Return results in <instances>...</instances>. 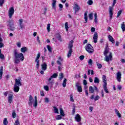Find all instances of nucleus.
<instances>
[{
  "label": "nucleus",
  "instance_id": "4",
  "mask_svg": "<svg viewBox=\"0 0 125 125\" xmlns=\"http://www.w3.org/2000/svg\"><path fill=\"white\" fill-rule=\"evenodd\" d=\"M85 49L90 54L94 52V49H93V47L90 44H86L85 46Z\"/></svg>",
  "mask_w": 125,
  "mask_h": 125
},
{
  "label": "nucleus",
  "instance_id": "40",
  "mask_svg": "<svg viewBox=\"0 0 125 125\" xmlns=\"http://www.w3.org/2000/svg\"><path fill=\"white\" fill-rule=\"evenodd\" d=\"M42 10V12H43V14H44V15H45V14H46V11H47V8L46 7L44 8Z\"/></svg>",
  "mask_w": 125,
  "mask_h": 125
},
{
  "label": "nucleus",
  "instance_id": "44",
  "mask_svg": "<svg viewBox=\"0 0 125 125\" xmlns=\"http://www.w3.org/2000/svg\"><path fill=\"white\" fill-rule=\"evenodd\" d=\"M96 64H97V66H98V69H101V68H102V65L101 64L99 63V62H97Z\"/></svg>",
  "mask_w": 125,
  "mask_h": 125
},
{
  "label": "nucleus",
  "instance_id": "48",
  "mask_svg": "<svg viewBox=\"0 0 125 125\" xmlns=\"http://www.w3.org/2000/svg\"><path fill=\"white\" fill-rule=\"evenodd\" d=\"M43 88L45 90H46V91H48V90H49V88H48V86L47 85H44L43 86Z\"/></svg>",
  "mask_w": 125,
  "mask_h": 125
},
{
  "label": "nucleus",
  "instance_id": "8",
  "mask_svg": "<svg viewBox=\"0 0 125 125\" xmlns=\"http://www.w3.org/2000/svg\"><path fill=\"white\" fill-rule=\"evenodd\" d=\"M9 29L10 31H14L15 30V27H14V23L12 22V21H8Z\"/></svg>",
  "mask_w": 125,
  "mask_h": 125
},
{
  "label": "nucleus",
  "instance_id": "32",
  "mask_svg": "<svg viewBox=\"0 0 125 125\" xmlns=\"http://www.w3.org/2000/svg\"><path fill=\"white\" fill-rule=\"evenodd\" d=\"M58 77V74L57 73L53 74L50 78L51 79H56Z\"/></svg>",
  "mask_w": 125,
  "mask_h": 125
},
{
  "label": "nucleus",
  "instance_id": "17",
  "mask_svg": "<svg viewBox=\"0 0 125 125\" xmlns=\"http://www.w3.org/2000/svg\"><path fill=\"white\" fill-rule=\"evenodd\" d=\"M34 101V100H33V96L32 95L29 96V100L28 102V104L29 106H32L33 105V102Z\"/></svg>",
  "mask_w": 125,
  "mask_h": 125
},
{
  "label": "nucleus",
  "instance_id": "6",
  "mask_svg": "<svg viewBox=\"0 0 125 125\" xmlns=\"http://www.w3.org/2000/svg\"><path fill=\"white\" fill-rule=\"evenodd\" d=\"M41 57V54L39 52L35 59V62H36V68L39 69L40 68V58Z\"/></svg>",
  "mask_w": 125,
  "mask_h": 125
},
{
  "label": "nucleus",
  "instance_id": "52",
  "mask_svg": "<svg viewBox=\"0 0 125 125\" xmlns=\"http://www.w3.org/2000/svg\"><path fill=\"white\" fill-rule=\"evenodd\" d=\"M47 48L49 52H52V51L51 50V47H50V46H49V45H47Z\"/></svg>",
  "mask_w": 125,
  "mask_h": 125
},
{
  "label": "nucleus",
  "instance_id": "23",
  "mask_svg": "<svg viewBox=\"0 0 125 125\" xmlns=\"http://www.w3.org/2000/svg\"><path fill=\"white\" fill-rule=\"evenodd\" d=\"M55 37L56 39H58V41H60V42H62V39H61V35H60V34H56L55 35Z\"/></svg>",
  "mask_w": 125,
  "mask_h": 125
},
{
  "label": "nucleus",
  "instance_id": "60",
  "mask_svg": "<svg viewBox=\"0 0 125 125\" xmlns=\"http://www.w3.org/2000/svg\"><path fill=\"white\" fill-rule=\"evenodd\" d=\"M44 100L45 103H48V102H49V100L48 99V98H45Z\"/></svg>",
  "mask_w": 125,
  "mask_h": 125
},
{
  "label": "nucleus",
  "instance_id": "63",
  "mask_svg": "<svg viewBox=\"0 0 125 125\" xmlns=\"http://www.w3.org/2000/svg\"><path fill=\"white\" fill-rule=\"evenodd\" d=\"M91 33H94L95 32V28L92 27L91 28Z\"/></svg>",
  "mask_w": 125,
  "mask_h": 125
},
{
  "label": "nucleus",
  "instance_id": "57",
  "mask_svg": "<svg viewBox=\"0 0 125 125\" xmlns=\"http://www.w3.org/2000/svg\"><path fill=\"white\" fill-rule=\"evenodd\" d=\"M59 7L60 8V11H61V10H62V8H63V5H62V4H59Z\"/></svg>",
  "mask_w": 125,
  "mask_h": 125
},
{
  "label": "nucleus",
  "instance_id": "53",
  "mask_svg": "<svg viewBox=\"0 0 125 125\" xmlns=\"http://www.w3.org/2000/svg\"><path fill=\"white\" fill-rule=\"evenodd\" d=\"M70 101L71 102H74L75 101L74 100V98L73 97V95H70Z\"/></svg>",
  "mask_w": 125,
  "mask_h": 125
},
{
  "label": "nucleus",
  "instance_id": "2",
  "mask_svg": "<svg viewBox=\"0 0 125 125\" xmlns=\"http://www.w3.org/2000/svg\"><path fill=\"white\" fill-rule=\"evenodd\" d=\"M109 53V48L108 47V45L105 48V51H104V54L105 56L104 61L106 62H109V61H112L113 59V57L112 56V53L110 52L109 56L107 55V54Z\"/></svg>",
  "mask_w": 125,
  "mask_h": 125
},
{
  "label": "nucleus",
  "instance_id": "37",
  "mask_svg": "<svg viewBox=\"0 0 125 125\" xmlns=\"http://www.w3.org/2000/svg\"><path fill=\"white\" fill-rule=\"evenodd\" d=\"M53 108L54 109V113L56 114H59V111H58V109L56 106H53Z\"/></svg>",
  "mask_w": 125,
  "mask_h": 125
},
{
  "label": "nucleus",
  "instance_id": "30",
  "mask_svg": "<svg viewBox=\"0 0 125 125\" xmlns=\"http://www.w3.org/2000/svg\"><path fill=\"white\" fill-rule=\"evenodd\" d=\"M84 23H87V13L85 12L84 14Z\"/></svg>",
  "mask_w": 125,
  "mask_h": 125
},
{
  "label": "nucleus",
  "instance_id": "58",
  "mask_svg": "<svg viewBox=\"0 0 125 125\" xmlns=\"http://www.w3.org/2000/svg\"><path fill=\"white\" fill-rule=\"evenodd\" d=\"M0 59H2V60L4 59V55L2 54H0Z\"/></svg>",
  "mask_w": 125,
  "mask_h": 125
},
{
  "label": "nucleus",
  "instance_id": "5",
  "mask_svg": "<svg viewBox=\"0 0 125 125\" xmlns=\"http://www.w3.org/2000/svg\"><path fill=\"white\" fill-rule=\"evenodd\" d=\"M117 3V0H113V2L112 4V7L110 6L109 7V17H110V20H112V18L113 17V7L115 6V4Z\"/></svg>",
  "mask_w": 125,
  "mask_h": 125
},
{
  "label": "nucleus",
  "instance_id": "13",
  "mask_svg": "<svg viewBox=\"0 0 125 125\" xmlns=\"http://www.w3.org/2000/svg\"><path fill=\"white\" fill-rule=\"evenodd\" d=\"M93 42L95 43H96L97 42V40L98 39V34H97V32H95L94 35H93Z\"/></svg>",
  "mask_w": 125,
  "mask_h": 125
},
{
  "label": "nucleus",
  "instance_id": "49",
  "mask_svg": "<svg viewBox=\"0 0 125 125\" xmlns=\"http://www.w3.org/2000/svg\"><path fill=\"white\" fill-rule=\"evenodd\" d=\"M33 106L35 108H37V106H38V101H35Z\"/></svg>",
  "mask_w": 125,
  "mask_h": 125
},
{
  "label": "nucleus",
  "instance_id": "29",
  "mask_svg": "<svg viewBox=\"0 0 125 125\" xmlns=\"http://www.w3.org/2000/svg\"><path fill=\"white\" fill-rule=\"evenodd\" d=\"M104 90L106 92V93H109V90L107 88V84L103 85Z\"/></svg>",
  "mask_w": 125,
  "mask_h": 125
},
{
  "label": "nucleus",
  "instance_id": "3",
  "mask_svg": "<svg viewBox=\"0 0 125 125\" xmlns=\"http://www.w3.org/2000/svg\"><path fill=\"white\" fill-rule=\"evenodd\" d=\"M74 41L71 40L67 46L68 49H69L68 52L67 53L68 58H70L72 56V53H73V47L74 46Z\"/></svg>",
  "mask_w": 125,
  "mask_h": 125
},
{
  "label": "nucleus",
  "instance_id": "15",
  "mask_svg": "<svg viewBox=\"0 0 125 125\" xmlns=\"http://www.w3.org/2000/svg\"><path fill=\"white\" fill-rule=\"evenodd\" d=\"M13 98V94L11 93L9 94L8 98V102L11 104V102H12V99Z\"/></svg>",
  "mask_w": 125,
  "mask_h": 125
},
{
  "label": "nucleus",
  "instance_id": "61",
  "mask_svg": "<svg viewBox=\"0 0 125 125\" xmlns=\"http://www.w3.org/2000/svg\"><path fill=\"white\" fill-rule=\"evenodd\" d=\"M75 112H76V108L75 107V106H74L72 110V115H75Z\"/></svg>",
  "mask_w": 125,
  "mask_h": 125
},
{
  "label": "nucleus",
  "instance_id": "21",
  "mask_svg": "<svg viewBox=\"0 0 125 125\" xmlns=\"http://www.w3.org/2000/svg\"><path fill=\"white\" fill-rule=\"evenodd\" d=\"M91 99H94V101H97V100H99L100 99V97L99 96L97 95L95 98H94V95H92L90 98Z\"/></svg>",
  "mask_w": 125,
  "mask_h": 125
},
{
  "label": "nucleus",
  "instance_id": "10",
  "mask_svg": "<svg viewBox=\"0 0 125 125\" xmlns=\"http://www.w3.org/2000/svg\"><path fill=\"white\" fill-rule=\"evenodd\" d=\"M14 85H17L18 86H21L22 85V83H21V79H15V84Z\"/></svg>",
  "mask_w": 125,
  "mask_h": 125
},
{
  "label": "nucleus",
  "instance_id": "9",
  "mask_svg": "<svg viewBox=\"0 0 125 125\" xmlns=\"http://www.w3.org/2000/svg\"><path fill=\"white\" fill-rule=\"evenodd\" d=\"M94 90H96L97 92H98L99 91L98 89L96 86H94V88L93 87L91 86L89 87V91L90 93H93L94 92Z\"/></svg>",
  "mask_w": 125,
  "mask_h": 125
},
{
  "label": "nucleus",
  "instance_id": "43",
  "mask_svg": "<svg viewBox=\"0 0 125 125\" xmlns=\"http://www.w3.org/2000/svg\"><path fill=\"white\" fill-rule=\"evenodd\" d=\"M122 12H123V10H120V11H118V14H117V18H119V17H120V16L121 15V14H122Z\"/></svg>",
  "mask_w": 125,
  "mask_h": 125
},
{
  "label": "nucleus",
  "instance_id": "45",
  "mask_svg": "<svg viewBox=\"0 0 125 125\" xmlns=\"http://www.w3.org/2000/svg\"><path fill=\"white\" fill-rule=\"evenodd\" d=\"M12 117L13 119H15V118H16V113H15V111H14L12 113Z\"/></svg>",
  "mask_w": 125,
  "mask_h": 125
},
{
  "label": "nucleus",
  "instance_id": "11",
  "mask_svg": "<svg viewBox=\"0 0 125 125\" xmlns=\"http://www.w3.org/2000/svg\"><path fill=\"white\" fill-rule=\"evenodd\" d=\"M14 14V8L11 7L9 10V18H12V15Z\"/></svg>",
  "mask_w": 125,
  "mask_h": 125
},
{
  "label": "nucleus",
  "instance_id": "42",
  "mask_svg": "<svg viewBox=\"0 0 125 125\" xmlns=\"http://www.w3.org/2000/svg\"><path fill=\"white\" fill-rule=\"evenodd\" d=\"M7 124H8V122L7 121V118H4L3 120V125H7Z\"/></svg>",
  "mask_w": 125,
  "mask_h": 125
},
{
  "label": "nucleus",
  "instance_id": "50",
  "mask_svg": "<svg viewBox=\"0 0 125 125\" xmlns=\"http://www.w3.org/2000/svg\"><path fill=\"white\" fill-rule=\"evenodd\" d=\"M63 78H64V75L62 73H60V80H62Z\"/></svg>",
  "mask_w": 125,
  "mask_h": 125
},
{
  "label": "nucleus",
  "instance_id": "35",
  "mask_svg": "<svg viewBox=\"0 0 125 125\" xmlns=\"http://www.w3.org/2000/svg\"><path fill=\"white\" fill-rule=\"evenodd\" d=\"M66 83H67V79L64 78L62 82L63 87H66Z\"/></svg>",
  "mask_w": 125,
  "mask_h": 125
},
{
  "label": "nucleus",
  "instance_id": "26",
  "mask_svg": "<svg viewBox=\"0 0 125 125\" xmlns=\"http://www.w3.org/2000/svg\"><path fill=\"white\" fill-rule=\"evenodd\" d=\"M102 79H103L104 84H107V78H106V76H105V75H103Z\"/></svg>",
  "mask_w": 125,
  "mask_h": 125
},
{
  "label": "nucleus",
  "instance_id": "34",
  "mask_svg": "<svg viewBox=\"0 0 125 125\" xmlns=\"http://www.w3.org/2000/svg\"><path fill=\"white\" fill-rule=\"evenodd\" d=\"M94 83H99V79L98 77H95Z\"/></svg>",
  "mask_w": 125,
  "mask_h": 125
},
{
  "label": "nucleus",
  "instance_id": "18",
  "mask_svg": "<svg viewBox=\"0 0 125 125\" xmlns=\"http://www.w3.org/2000/svg\"><path fill=\"white\" fill-rule=\"evenodd\" d=\"M42 70L43 71H46L47 69V64L46 63H44L41 65Z\"/></svg>",
  "mask_w": 125,
  "mask_h": 125
},
{
  "label": "nucleus",
  "instance_id": "25",
  "mask_svg": "<svg viewBox=\"0 0 125 125\" xmlns=\"http://www.w3.org/2000/svg\"><path fill=\"white\" fill-rule=\"evenodd\" d=\"M52 7L55 10H56V0H52Z\"/></svg>",
  "mask_w": 125,
  "mask_h": 125
},
{
  "label": "nucleus",
  "instance_id": "31",
  "mask_svg": "<svg viewBox=\"0 0 125 125\" xmlns=\"http://www.w3.org/2000/svg\"><path fill=\"white\" fill-rule=\"evenodd\" d=\"M60 113L61 116L62 117H64L65 116V114L64 113V111L63 110V109L60 108Z\"/></svg>",
  "mask_w": 125,
  "mask_h": 125
},
{
  "label": "nucleus",
  "instance_id": "16",
  "mask_svg": "<svg viewBox=\"0 0 125 125\" xmlns=\"http://www.w3.org/2000/svg\"><path fill=\"white\" fill-rule=\"evenodd\" d=\"M19 25L21 30L24 29V24H23V19H21L19 20Z\"/></svg>",
  "mask_w": 125,
  "mask_h": 125
},
{
  "label": "nucleus",
  "instance_id": "55",
  "mask_svg": "<svg viewBox=\"0 0 125 125\" xmlns=\"http://www.w3.org/2000/svg\"><path fill=\"white\" fill-rule=\"evenodd\" d=\"M14 125H20V123H19L18 119L16 120Z\"/></svg>",
  "mask_w": 125,
  "mask_h": 125
},
{
  "label": "nucleus",
  "instance_id": "28",
  "mask_svg": "<svg viewBox=\"0 0 125 125\" xmlns=\"http://www.w3.org/2000/svg\"><path fill=\"white\" fill-rule=\"evenodd\" d=\"M3 67L1 66L0 68V80H1L2 78V74H3Z\"/></svg>",
  "mask_w": 125,
  "mask_h": 125
},
{
  "label": "nucleus",
  "instance_id": "47",
  "mask_svg": "<svg viewBox=\"0 0 125 125\" xmlns=\"http://www.w3.org/2000/svg\"><path fill=\"white\" fill-rule=\"evenodd\" d=\"M61 119H62L61 115H58L56 117V120H61Z\"/></svg>",
  "mask_w": 125,
  "mask_h": 125
},
{
  "label": "nucleus",
  "instance_id": "64",
  "mask_svg": "<svg viewBox=\"0 0 125 125\" xmlns=\"http://www.w3.org/2000/svg\"><path fill=\"white\" fill-rule=\"evenodd\" d=\"M41 96H44V93H43V91H41L40 92Z\"/></svg>",
  "mask_w": 125,
  "mask_h": 125
},
{
  "label": "nucleus",
  "instance_id": "20",
  "mask_svg": "<svg viewBox=\"0 0 125 125\" xmlns=\"http://www.w3.org/2000/svg\"><path fill=\"white\" fill-rule=\"evenodd\" d=\"M51 80H52V79L50 78V77L48 79V85H50V86H52V85H53V83H54V81H52Z\"/></svg>",
  "mask_w": 125,
  "mask_h": 125
},
{
  "label": "nucleus",
  "instance_id": "24",
  "mask_svg": "<svg viewBox=\"0 0 125 125\" xmlns=\"http://www.w3.org/2000/svg\"><path fill=\"white\" fill-rule=\"evenodd\" d=\"M108 38L109 42H112V43H113V44L115 43V39H114L113 38V37H112V36L108 35Z\"/></svg>",
  "mask_w": 125,
  "mask_h": 125
},
{
  "label": "nucleus",
  "instance_id": "12",
  "mask_svg": "<svg viewBox=\"0 0 125 125\" xmlns=\"http://www.w3.org/2000/svg\"><path fill=\"white\" fill-rule=\"evenodd\" d=\"M121 79H122V73H121V72H118L116 74V80L119 83H121Z\"/></svg>",
  "mask_w": 125,
  "mask_h": 125
},
{
  "label": "nucleus",
  "instance_id": "22",
  "mask_svg": "<svg viewBox=\"0 0 125 125\" xmlns=\"http://www.w3.org/2000/svg\"><path fill=\"white\" fill-rule=\"evenodd\" d=\"M20 86H17L16 85H14V89L13 90L14 92H18L20 89Z\"/></svg>",
  "mask_w": 125,
  "mask_h": 125
},
{
  "label": "nucleus",
  "instance_id": "27",
  "mask_svg": "<svg viewBox=\"0 0 125 125\" xmlns=\"http://www.w3.org/2000/svg\"><path fill=\"white\" fill-rule=\"evenodd\" d=\"M21 51L22 53H25L26 52L28 51V48L26 47H23L21 49Z\"/></svg>",
  "mask_w": 125,
  "mask_h": 125
},
{
  "label": "nucleus",
  "instance_id": "7",
  "mask_svg": "<svg viewBox=\"0 0 125 125\" xmlns=\"http://www.w3.org/2000/svg\"><path fill=\"white\" fill-rule=\"evenodd\" d=\"M75 86L77 88V91L78 92H83V88H82V86L81 85V83L76 82L75 83Z\"/></svg>",
  "mask_w": 125,
  "mask_h": 125
},
{
  "label": "nucleus",
  "instance_id": "1",
  "mask_svg": "<svg viewBox=\"0 0 125 125\" xmlns=\"http://www.w3.org/2000/svg\"><path fill=\"white\" fill-rule=\"evenodd\" d=\"M14 56L15 57L14 61L15 64H19V63H20V60L21 61H24V59H25L23 53H18V51H17V49L14 50ZM19 58L20 59V60L19 59Z\"/></svg>",
  "mask_w": 125,
  "mask_h": 125
},
{
  "label": "nucleus",
  "instance_id": "14",
  "mask_svg": "<svg viewBox=\"0 0 125 125\" xmlns=\"http://www.w3.org/2000/svg\"><path fill=\"white\" fill-rule=\"evenodd\" d=\"M75 121L77 122L78 123H80L82 121V118L81 117V116L78 114L75 115Z\"/></svg>",
  "mask_w": 125,
  "mask_h": 125
},
{
  "label": "nucleus",
  "instance_id": "62",
  "mask_svg": "<svg viewBox=\"0 0 125 125\" xmlns=\"http://www.w3.org/2000/svg\"><path fill=\"white\" fill-rule=\"evenodd\" d=\"M83 84L84 85H86V84H87V82L86 81V80H83Z\"/></svg>",
  "mask_w": 125,
  "mask_h": 125
},
{
  "label": "nucleus",
  "instance_id": "19",
  "mask_svg": "<svg viewBox=\"0 0 125 125\" xmlns=\"http://www.w3.org/2000/svg\"><path fill=\"white\" fill-rule=\"evenodd\" d=\"M81 9V8L80 7V6L78 5L77 4H75L74 5V10L75 11V14Z\"/></svg>",
  "mask_w": 125,
  "mask_h": 125
},
{
  "label": "nucleus",
  "instance_id": "56",
  "mask_svg": "<svg viewBox=\"0 0 125 125\" xmlns=\"http://www.w3.org/2000/svg\"><path fill=\"white\" fill-rule=\"evenodd\" d=\"M88 65H92V60L90 59L88 61Z\"/></svg>",
  "mask_w": 125,
  "mask_h": 125
},
{
  "label": "nucleus",
  "instance_id": "54",
  "mask_svg": "<svg viewBox=\"0 0 125 125\" xmlns=\"http://www.w3.org/2000/svg\"><path fill=\"white\" fill-rule=\"evenodd\" d=\"M4 3V0H0V6H2Z\"/></svg>",
  "mask_w": 125,
  "mask_h": 125
},
{
  "label": "nucleus",
  "instance_id": "41",
  "mask_svg": "<svg viewBox=\"0 0 125 125\" xmlns=\"http://www.w3.org/2000/svg\"><path fill=\"white\" fill-rule=\"evenodd\" d=\"M87 4L89 5H92V4H93V1H92V0H88L87 1Z\"/></svg>",
  "mask_w": 125,
  "mask_h": 125
},
{
  "label": "nucleus",
  "instance_id": "38",
  "mask_svg": "<svg viewBox=\"0 0 125 125\" xmlns=\"http://www.w3.org/2000/svg\"><path fill=\"white\" fill-rule=\"evenodd\" d=\"M121 29L123 32L125 31V22H123V23L121 24Z\"/></svg>",
  "mask_w": 125,
  "mask_h": 125
},
{
  "label": "nucleus",
  "instance_id": "51",
  "mask_svg": "<svg viewBox=\"0 0 125 125\" xmlns=\"http://www.w3.org/2000/svg\"><path fill=\"white\" fill-rule=\"evenodd\" d=\"M47 30L48 32H50V24L49 23L47 24Z\"/></svg>",
  "mask_w": 125,
  "mask_h": 125
},
{
  "label": "nucleus",
  "instance_id": "46",
  "mask_svg": "<svg viewBox=\"0 0 125 125\" xmlns=\"http://www.w3.org/2000/svg\"><path fill=\"white\" fill-rule=\"evenodd\" d=\"M68 25V24L67 22L65 23V29H66V31H68V29H69V26Z\"/></svg>",
  "mask_w": 125,
  "mask_h": 125
},
{
  "label": "nucleus",
  "instance_id": "39",
  "mask_svg": "<svg viewBox=\"0 0 125 125\" xmlns=\"http://www.w3.org/2000/svg\"><path fill=\"white\" fill-rule=\"evenodd\" d=\"M88 17L90 20H92V19H93V14L92 13L89 14Z\"/></svg>",
  "mask_w": 125,
  "mask_h": 125
},
{
  "label": "nucleus",
  "instance_id": "36",
  "mask_svg": "<svg viewBox=\"0 0 125 125\" xmlns=\"http://www.w3.org/2000/svg\"><path fill=\"white\" fill-rule=\"evenodd\" d=\"M115 113L119 118H122V115H121V113H120V112H119V110L115 109Z\"/></svg>",
  "mask_w": 125,
  "mask_h": 125
},
{
  "label": "nucleus",
  "instance_id": "59",
  "mask_svg": "<svg viewBox=\"0 0 125 125\" xmlns=\"http://www.w3.org/2000/svg\"><path fill=\"white\" fill-rule=\"evenodd\" d=\"M79 59L80 60L83 61V59H84V56L83 55H81L80 56Z\"/></svg>",
  "mask_w": 125,
  "mask_h": 125
},
{
  "label": "nucleus",
  "instance_id": "33",
  "mask_svg": "<svg viewBox=\"0 0 125 125\" xmlns=\"http://www.w3.org/2000/svg\"><path fill=\"white\" fill-rule=\"evenodd\" d=\"M94 22L95 24H97L98 21H97V14L95 13L94 14Z\"/></svg>",
  "mask_w": 125,
  "mask_h": 125
}]
</instances>
